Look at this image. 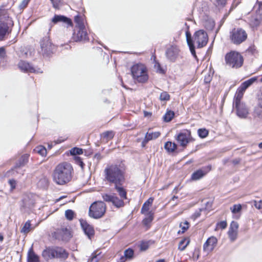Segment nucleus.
Segmentation results:
<instances>
[{"label":"nucleus","instance_id":"nucleus-1","mask_svg":"<svg viewBox=\"0 0 262 262\" xmlns=\"http://www.w3.org/2000/svg\"><path fill=\"white\" fill-rule=\"evenodd\" d=\"M72 166L68 163L58 164L53 172V180L58 185H64L68 183L72 179Z\"/></svg>","mask_w":262,"mask_h":262},{"label":"nucleus","instance_id":"nucleus-2","mask_svg":"<svg viewBox=\"0 0 262 262\" xmlns=\"http://www.w3.org/2000/svg\"><path fill=\"white\" fill-rule=\"evenodd\" d=\"M105 178L110 183L121 184L124 181V176L122 171L117 165L107 166L104 170Z\"/></svg>","mask_w":262,"mask_h":262},{"label":"nucleus","instance_id":"nucleus-3","mask_svg":"<svg viewBox=\"0 0 262 262\" xmlns=\"http://www.w3.org/2000/svg\"><path fill=\"white\" fill-rule=\"evenodd\" d=\"M131 72L133 78L139 82L144 83L148 79L146 68L142 63H137L133 66Z\"/></svg>","mask_w":262,"mask_h":262},{"label":"nucleus","instance_id":"nucleus-4","mask_svg":"<svg viewBox=\"0 0 262 262\" xmlns=\"http://www.w3.org/2000/svg\"><path fill=\"white\" fill-rule=\"evenodd\" d=\"M226 63L232 68H238L243 64V57L238 52L231 51L225 56Z\"/></svg>","mask_w":262,"mask_h":262},{"label":"nucleus","instance_id":"nucleus-5","mask_svg":"<svg viewBox=\"0 0 262 262\" xmlns=\"http://www.w3.org/2000/svg\"><path fill=\"white\" fill-rule=\"evenodd\" d=\"M230 38L232 43L239 45L247 38V34L242 28H234L230 32Z\"/></svg>","mask_w":262,"mask_h":262},{"label":"nucleus","instance_id":"nucleus-6","mask_svg":"<svg viewBox=\"0 0 262 262\" xmlns=\"http://www.w3.org/2000/svg\"><path fill=\"white\" fill-rule=\"evenodd\" d=\"M208 37L207 33L203 30H199L193 35V45L198 48H202L208 42Z\"/></svg>","mask_w":262,"mask_h":262},{"label":"nucleus","instance_id":"nucleus-7","mask_svg":"<svg viewBox=\"0 0 262 262\" xmlns=\"http://www.w3.org/2000/svg\"><path fill=\"white\" fill-rule=\"evenodd\" d=\"M191 133L188 130H183L174 136V139L182 147H186L191 140Z\"/></svg>","mask_w":262,"mask_h":262},{"label":"nucleus","instance_id":"nucleus-8","mask_svg":"<svg viewBox=\"0 0 262 262\" xmlns=\"http://www.w3.org/2000/svg\"><path fill=\"white\" fill-rule=\"evenodd\" d=\"M40 45L41 48V52L43 55H49L52 53L54 46L50 41L48 36H45L40 40Z\"/></svg>","mask_w":262,"mask_h":262},{"label":"nucleus","instance_id":"nucleus-9","mask_svg":"<svg viewBox=\"0 0 262 262\" xmlns=\"http://www.w3.org/2000/svg\"><path fill=\"white\" fill-rule=\"evenodd\" d=\"M180 52V50L178 46L171 45L166 50V57L170 61L174 62L179 57Z\"/></svg>","mask_w":262,"mask_h":262},{"label":"nucleus","instance_id":"nucleus-10","mask_svg":"<svg viewBox=\"0 0 262 262\" xmlns=\"http://www.w3.org/2000/svg\"><path fill=\"white\" fill-rule=\"evenodd\" d=\"M233 108L236 110L237 116L240 118H246L249 114V110L244 102L233 104Z\"/></svg>","mask_w":262,"mask_h":262},{"label":"nucleus","instance_id":"nucleus-11","mask_svg":"<svg viewBox=\"0 0 262 262\" xmlns=\"http://www.w3.org/2000/svg\"><path fill=\"white\" fill-rule=\"evenodd\" d=\"M54 236L59 240L67 241L71 237V234L67 228H61L57 229L54 232Z\"/></svg>","mask_w":262,"mask_h":262},{"label":"nucleus","instance_id":"nucleus-12","mask_svg":"<svg viewBox=\"0 0 262 262\" xmlns=\"http://www.w3.org/2000/svg\"><path fill=\"white\" fill-rule=\"evenodd\" d=\"M217 239L215 236L209 237L203 245V250L207 253L212 252L216 246Z\"/></svg>","mask_w":262,"mask_h":262},{"label":"nucleus","instance_id":"nucleus-13","mask_svg":"<svg viewBox=\"0 0 262 262\" xmlns=\"http://www.w3.org/2000/svg\"><path fill=\"white\" fill-rule=\"evenodd\" d=\"M34 204V200L32 194H26L21 201V209H31Z\"/></svg>","mask_w":262,"mask_h":262},{"label":"nucleus","instance_id":"nucleus-14","mask_svg":"<svg viewBox=\"0 0 262 262\" xmlns=\"http://www.w3.org/2000/svg\"><path fill=\"white\" fill-rule=\"evenodd\" d=\"M102 197L105 201L112 202L118 208L123 207L124 205L123 200L119 199L116 196L105 194L103 195Z\"/></svg>","mask_w":262,"mask_h":262},{"label":"nucleus","instance_id":"nucleus-15","mask_svg":"<svg viewBox=\"0 0 262 262\" xmlns=\"http://www.w3.org/2000/svg\"><path fill=\"white\" fill-rule=\"evenodd\" d=\"M8 25H13L12 21L8 17L6 22H1L0 23V40H3L5 36L9 33Z\"/></svg>","mask_w":262,"mask_h":262},{"label":"nucleus","instance_id":"nucleus-16","mask_svg":"<svg viewBox=\"0 0 262 262\" xmlns=\"http://www.w3.org/2000/svg\"><path fill=\"white\" fill-rule=\"evenodd\" d=\"M80 223L81 227L85 235H86L89 238H91V237L94 234L93 227L89 225L85 220H80Z\"/></svg>","mask_w":262,"mask_h":262},{"label":"nucleus","instance_id":"nucleus-17","mask_svg":"<svg viewBox=\"0 0 262 262\" xmlns=\"http://www.w3.org/2000/svg\"><path fill=\"white\" fill-rule=\"evenodd\" d=\"M53 24L62 22L67 25V27H71L73 25L71 19L65 16L61 15H55L52 19Z\"/></svg>","mask_w":262,"mask_h":262},{"label":"nucleus","instance_id":"nucleus-18","mask_svg":"<svg viewBox=\"0 0 262 262\" xmlns=\"http://www.w3.org/2000/svg\"><path fill=\"white\" fill-rule=\"evenodd\" d=\"M77 33L74 32L73 34V38L76 41L84 40L87 38V33L85 31V27L78 28Z\"/></svg>","mask_w":262,"mask_h":262},{"label":"nucleus","instance_id":"nucleus-19","mask_svg":"<svg viewBox=\"0 0 262 262\" xmlns=\"http://www.w3.org/2000/svg\"><path fill=\"white\" fill-rule=\"evenodd\" d=\"M55 247H46L42 252V257L47 260L55 258Z\"/></svg>","mask_w":262,"mask_h":262},{"label":"nucleus","instance_id":"nucleus-20","mask_svg":"<svg viewBox=\"0 0 262 262\" xmlns=\"http://www.w3.org/2000/svg\"><path fill=\"white\" fill-rule=\"evenodd\" d=\"M89 215L95 219H98V204L97 201L91 204L89 208Z\"/></svg>","mask_w":262,"mask_h":262},{"label":"nucleus","instance_id":"nucleus-21","mask_svg":"<svg viewBox=\"0 0 262 262\" xmlns=\"http://www.w3.org/2000/svg\"><path fill=\"white\" fill-rule=\"evenodd\" d=\"M55 258L65 259L68 258L69 253L62 247H55Z\"/></svg>","mask_w":262,"mask_h":262},{"label":"nucleus","instance_id":"nucleus-22","mask_svg":"<svg viewBox=\"0 0 262 262\" xmlns=\"http://www.w3.org/2000/svg\"><path fill=\"white\" fill-rule=\"evenodd\" d=\"M18 66L20 70L25 72L33 73L36 72L33 67L25 61H20L18 64Z\"/></svg>","mask_w":262,"mask_h":262},{"label":"nucleus","instance_id":"nucleus-23","mask_svg":"<svg viewBox=\"0 0 262 262\" xmlns=\"http://www.w3.org/2000/svg\"><path fill=\"white\" fill-rule=\"evenodd\" d=\"M186 40L187 44L189 47L190 51L191 52V53L193 55V56L196 59V55L195 51V46L193 45V38H191V34L188 32L187 31L186 32Z\"/></svg>","mask_w":262,"mask_h":262},{"label":"nucleus","instance_id":"nucleus-24","mask_svg":"<svg viewBox=\"0 0 262 262\" xmlns=\"http://www.w3.org/2000/svg\"><path fill=\"white\" fill-rule=\"evenodd\" d=\"M153 201L154 198L150 197L143 204L141 210V213L142 214L152 212V211H149V208L151 206Z\"/></svg>","mask_w":262,"mask_h":262},{"label":"nucleus","instance_id":"nucleus-25","mask_svg":"<svg viewBox=\"0 0 262 262\" xmlns=\"http://www.w3.org/2000/svg\"><path fill=\"white\" fill-rule=\"evenodd\" d=\"M245 90H243L241 87H239L237 89L234 96L233 104L243 102L241 101V100L243 97L244 93L245 92Z\"/></svg>","mask_w":262,"mask_h":262},{"label":"nucleus","instance_id":"nucleus-26","mask_svg":"<svg viewBox=\"0 0 262 262\" xmlns=\"http://www.w3.org/2000/svg\"><path fill=\"white\" fill-rule=\"evenodd\" d=\"M160 134H161L159 132L152 133L147 132L145 135L143 142L146 143L150 140L156 139L160 136Z\"/></svg>","mask_w":262,"mask_h":262},{"label":"nucleus","instance_id":"nucleus-27","mask_svg":"<svg viewBox=\"0 0 262 262\" xmlns=\"http://www.w3.org/2000/svg\"><path fill=\"white\" fill-rule=\"evenodd\" d=\"M114 136V133L112 131H106L101 135V141L102 142L107 143Z\"/></svg>","mask_w":262,"mask_h":262},{"label":"nucleus","instance_id":"nucleus-28","mask_svg":"<svg viewBox=\"0 0 262 262\" xmlns=\"http://www.w3.org/2000/svg\"><path fill=\"white\" fill-rule=\"evenodd\" d=\"M146 217L143 220V224L147 227H149L150 224L154 220V213L152 212L144 214Z\"/></svg>","mask_w":262,"mask_h":262},{"label":"nucleus","instance_id":"nucleus-29","mask_svg":"<svg viewBox=\"0 0 262 262\" xmlns=\"http://www.w3.org/2000/svg\"><path fill=\"white\" fill-rule=\"evenodd\" d=\"M261 21V16L259 14H256L251 17L250 23L253 27L258 26Z\"/></svg>","mask_w":262,"mask_h":262},{"label":"nucleus","instance_id":"nucleus-30","mask_svg":"<svg viewBox=\"0 0 262 262\" xmlns=\"http://www.w3.org/2000/svg\"><path fill=\"white\" fill-rule=\"evenodd\" d=\"M28 262H40L39 257L36 255L32 249H30L28 255Z\"/></svg>","mask_w":262,"mask_h":262},{"label":"nucleus","instance_id":"nucleus-31","mask_svg":"<svg viewBox=\"0 0 262 262\" xmlns=\"http://www.w3.org/2000/svg\"><path fill=\"white\" fill-rule=\"evenodd\" d=\"M165 149L168 152H173L177 148V145L175 143L168 141L165 143Z\"/></svg>","mask_w":262,"mask_h":262},{"label":"nucleus","instance_id":"nucleus-32","mask_svg":"<svg viewBox=\"0 0 262 262\" xmlns=\"http://www.w3.org/2000/svg\"><path fill=\"white\" fill-rule=\"evenodd\" d=\"M257 80L256 77H253L245 81H244L240 87L244 90H246L248 87L252 85L255 81Z\"/></svg>","mask_w":262,"mask_h":262},{"label":"nucleus","instance_id":"nucleus-33","mask_svg":"<svg viewBox=\"0 0 262 262\" xmlns=\"http://www.w3.org/2000/svg\"><path fill=\"white\" fill-rule=\"evenodd\" d=\"M206 174L202 169H199L194 172L191 175V179L192 180H198L203 177Z\"/></svg>","mask_w":262,"mask_h":262},{"label":"nucleus","instance_id":"nucleus-34","mask_svg":"<svg viewBox=\"0 0 262 262\" xmlns=\"http://www.w3.org/2000/svg\"><path fill=\"white\" fill-rule=\"evenodd\" d=\"M134 255V251L131 249H128L124 251V257H121L119 262H124L127 258H131Z\"/></svg>","mask_w":262,"mask_h":262},{"label":"nucleus","instance_id":"nucleus-35","mask_svg":"<svg viewBox=\"0 0 262 262\" xmlns=\"http://www.w3.org/2000/svg\"><path fill=\"white\" fill-rule=\"evenodd\" d=\"M190 240L188 238H183L181 241L179 242V246H178V249L180 251H183L185 250L186 247L189 244Z\"/></svg>","mask_w":262,"mask_h":262},{"label":"nucleus","instance_id":"nucleus-36","mask_svg":"<svg viewBox=\"0 0 262 262\" xmlns=\"http://www.w3.org/2000/svg\"><path fill=\"white\" fill-rule=\"evenodd\" d=\"M121 184L115 185V188L119 193L120 198L122 199H126V192L125 190L122 187L120 186Z\"/></svg>","mask_w":262,"mask_h":262},{"label":"nucleus","instance_id":"nucleus-37","mask_svg":"<svg viewBox=\"0 0 262 262\" xmlns=\"http://www.w3.org/2000/svg\"><path fill=\"white\" fill-rule=\"evenodd\" d=\"M174 116V113L173 111H168L163 116V120L165 122H168L170 121Z\"/></svg>","mask_w":262,"mask_h":262},{"label":"nucleus","instance_id":"nucleus-38","mask_svg":"<svg viewBox=\"0 0 262 262\" xmlns=\"http://www.w3.org/2000/svg\"><path fill=\"white\" fill-rule=\"evenodd\" d=\"M253 117L255 118L262 119V107H259L258 105L256 107L253 112Z\"/></svg>","mask_w":262,"mask_h":262},{"label":"nucleus","instance_id":"nucleus-39","mask_svg":"<svg viewBox=\"0 0 262 262\" xmlns=\"http://www.w3.org/2000/svg\"><path fill=\"white\" fill-rule=\"evenodd\" d=\"M31 229V223L30 221H28L21 229L20 232L24 234L28 233Z\"/></svg>","mask_w":262,"mask_h":262},{"label":"nucleus","instance_id":"nucleus-40","mask_svg":"<svg viewBox=\"0 0 262 262\" xmlns=\"http://www.w3.org/2000/svg\"><path fill=\"white\" fill-rule=\"evenodd\" d=\"M28 156L27 155L23 156L19 163L16 164V167H20L21 166L25 165L28 162Z\"/></svg>","mask_w":262,"mask_h":262},{"label":"nucleus","instance_id":"nucleus-41","mask_svg":"<svg viewBox=\"0 0 262 262\" xmlns=\"http://www.w3.org/2000/svg\"><path fill=\"white\" fill-rule=\"evenodd\" d=\"M106 206L104 202L99 201V218L105 212Z\"/></svg>","mask_w":262,"mask_h":262},{"label":"nucleus","instance_id":"nucleus-42","mask_svg":"<svg viewBox=\"0 0 262 262\" xmlns=\"http://www.w3.org/2000/svg\"><path fill=\"white\" fill-rule=\"evenodd\" d=\"M215 25L214 21L212 19H208L205 24L206 28L209 30H212Z\"/></svg>","mask_w":262,"mask_h":262},{"label":"nucleus","instance_id":"nucleus-43","mask_svg":"<svg viewBox=\"0 0 262 262\" xmlns=\"http://www.w3.org/2000/svg\"><path fill=\"white\" fill-rule=\"evenodd\" d=\"M48 185V180L46 177H42L38 183V186L40 187H46Z\"/></svg>","mask_w":262,"mask_h":262},{"label":"nucleus","instance_id":"nucleus-44","mask_svg":"<svg viewBox=\"0 0 262 262\" xmlns=\"http://www.w3.org/2000/svg\"><path fill=\"white\" fill-rule=\"evenodd\" d=\"M35 151L42 156H46L47 154V149L45 147L42 146L37 147L35 148Z\"/></svg>","mask_w":262,"mask_h":262},{"label":"nucleus","instance_id":"nucleus-45","mask_svg":"<svg viewBox=\"0 0 262 262\" xmlns=\"http://www.w3.org/2000/svg\"><path fill=\"white\" fill-rule=\"evenodd\" d=\"M198 133L199 137L201 138H204L208 135V132L205 128H201L198 129Z\"/></svg>","mask_w":262,"mask_h":262},{"label":"nucleus","instance_id":"nucleus-46","mask_svg":"<svg viewBox=\"0 0 262 262\" xmlns=\"http://www.w3.org/2000/svg\"><path fill=\"white\" fill-rule=\"evenodd\" d=\"M228 235L230 240L233 242L235 241L237 237V231L229 230Z\"/></svg>","mask_w":262,"mask_h":262},{"label":"nucleus","instance_id":"nucleus-47","mask_svg":"<svg viewBox=\"0 0 262 262\" xmlns=\"http://www.w3.org/2000/svg\"><path fill=\"white\" fill-rule=\"evenodd\" d=\"M74 215H75L74 212L71 209H68V210H66L65 212L66 217L68 220H70V221L72 220L74 218Z\"/></svg>","mask_w":262,"mask_h":262},{"label":"nucleus","instance_id":"nucleus-48","mask_svg":"<svg viewBox=\"0 0 262 262\" xmlns=\"http://www.w3.org/2000/svg\"><path fill=\"white\" fill-rule=\"evenodd\" d=\"M83 153V150L81 148L74 147L71 149L70 154L72 155L77 156V155H81Z\"/></svg>","mask_w":262,"mask_h":262},{"label":"nucleus","instance_id":"nucleus-49","mask_svg":"<svg viewBox=\"0 0 262 262\" xmlns=\"http://www.w3.org/2000/svg\"><path fill=\"white\" fill-rule=\"evenodd\" d=\"M51 2L53 7L56 9H59L60 7L62 5L61 0H50Z\"/></svg>","mask_w":262,"mask_h":262},{"label":"nucleus","instance_id":"nucleus-50","mask_svg":"<svg viewBox=\"0 0 262 262\" xmlns=\"http://www.w3.org/2000/svg\"><path fill=\"white\" fill-rule=\"evenodd\" d=\"M230 209L233 213H236L241 211L242 206L241 204H235L231 207Z\"/></svg>","mask_w":262,"mask_h":262},{"label":"nucleus","instance_id":"nucleus-51","mask_svg":"<svg viewBox=\"0 0 262 262\" xmlns=\"http://www.w3.org/2000/svg\"><path fill=\"white\" fill-rule=\"evenodd\" d=\"M227 0H214V5L219 8H223L226 4Z\"/></svg>","mask_w":262,"mask_h":262},{"label":"nucleus","instance_id":"nucleus-52","mask_svg":"<svg viewBox=\"0 0 262 262\" xmlns=\"http://www.w3.org/2000/svg\"><path fill=\"white\" fill-rule=\"evenodd\" d=\"M170 96L166 92H162L160 96V99L163 101H167L169 100Z\"/></svg>","mask_w":262,"mask_h":262},{"label":"nucleus","instance_id":"nucleus-53","mask_svg":"<svg viewBox=\"0 0 262 262\" xmlns=\"http://www.w3.org/2000/svg\"><path fill=\"white\" fill-rule=\"evenodd\" d=\"M74 160L77 164L79 165L82 169L84 168V164L82 162L81 159L78 156H75L74 158Z\"/></svg>","mask_w":262,"mask_h":262},{"label":"nucleus","instance_id":"nucleus-54","mask_svg":"<svg viewBox=\"0 0 262 262\" xmlns=\"http://www.w3.org/2000/svg\"><path fill=\"white\" fill-rule=\"evenodd\" d=\"M238 224L236 222L232 221L230 224L229 230L237 231Z\"/></svg>","mask_w":262,"mask_h":262},{"label":"nucleus","instance_id":"nucleus-55","mask_svg":"<svg viewBox=\"0 0 262 262\" xmlns=\"http://www.w3.org/2000/svg\"><path fill=\"white\" fill-rule=\"evenodd\" d=\"M75 21L77 24V27H78V28L81 27V26H82V27L84 26L83 23L81 20L80 17H79L78 16H76L75 17Z\"/></svg>","mask_w":262,"mask_h":262},{"label":"nucleus","instance_id":"nucleus-56","mask_svg":"<svg viewBox=\"0 0 262 262\" xmlns=\"http://www.w3.org/2000/svg\"><path fill=\"white\" fill-rule=\"evenodd\" d=\"M188 223L187 221H185L183 224L181 223L180 224V227L182 228V232H184L189 227Z\"/></svg>","mask_w":262,"mask_h":262},{"label":"nucleus","instance_id":"nucleus-57","mask_svg":"<svg viewBox=\"0 0 262 262\" xmlns=\"http://www.w3.org/2000/svg\"><path fill=\"white\" fill-rule=\"evenodd\" d=\"M227 223L226 221H221L216 224L217 227L222 229H224L227 227Z\"/></svg>","mask_w":262,"mask_h":262},{"label":"nucleus","instance_id":"nucleus-58","mask_svg":"<svg viewBox=\"0 0 262 262\" xmlns=\"http://www.w3.org/2000/svg\"><path fill=\"white\" fill-rule=\"evenodd\" d=\"M148 248V244L146 242H142L140 245V249L142 251H145Z\"/></svg>","mask_w":262,"mask_h":262},{"label":"nucleus","instance_id":"nucleus-59","mask_svg":"<svg viewBox=\"0 0 262 262\" xmlns=\"http://www.w3.org/2000/svg\"><path fill=\"white\" fill-rule=\"evenodd\" d=\"M6 56V51L4 47L0 48V58H4Z\"/></svg>","mask_w":262,"mask_h":262},{"label":"nucleus","instance_id":"nucleus-60","mask_svg":"<svg viewBox=\"0 0 262 262\" xmlns=\"http://www.w3.org/2000/svg\"><path fill=\"white\" fill-rule=\"evenodd\" d=\"M258 105L259 107H262V89L261 90L260 93L258 95Z\"/></svg>","mask_w":262,"mask_h":262},{"label":"nucleus","instance_id":"nucleus-61","mask_svg":"<svg viewBox=\"0 0 262 262\" xmlns=\"http://www.w3.org/2000/svg\"><path fill=\"white\" fill-rule=\"evenodd\" d=\"M254 205L256 208L260 209L262 207V202L261 201H259L258 202L255 201Z\"/></svg>","mask_w":262,"mask_h":262},{"label":"nucleus","instance_id":"nucleus-62","mask_svg":"<svg viewBox=\"0 0 262 262\" xmlns=\"http://www.w3.org/2000/svg\"><path fill=\"white\" fill-rule=\"evenodd\" d=\"M211 80V77L209 74L205 75L204 77V82L206 83H209Z\"/></svg>","mask_w":262,"mask_h":262},{"label":"nucleus","instance_id":"nucleus-63","mask_svg":"<svg viewBox=\"0 0 262 262\" xmlns=\"http://www.w3.org/2000/svg\"><path fill=\"white\" fill-rule=\"evenodd\" d=\"M98 259L97 257V255L95 254H93L92 256L90 259H89V262H98Z\"/></svg>","mask_w":262,"mask_h":262},{"label":"nucleus","instance_id":"nucleus-64","mask_svg":"<svg viewBox=\"0 0 262 262\" xmlns=\"http://www.w3.org/2000/svg\"><path fill=\"white\" fill-rule=\"evenodd\" d=\"M30 1L29 0H23L20 5V7L21 8H25L26 7L27 5L28 4Z\"/></svg>","mask_w":262,"mask_h":262}]
</instances>
